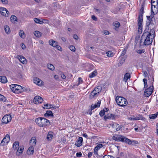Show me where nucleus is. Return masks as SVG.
Wrapping results in <instances>:
<instances>
[{
  "label": "nucleus",
  "mask_w": 158,
  "mask_h": 158,
  "mask_svg": "<svg viewBox=\"0 0 158 158\" xmlns=\"http://www.w3.org/2000/svg\"><path fill=\"white\" fill-rule=\"evenodd\" d=\"M73 37L74 39L76 40H77L78 39V36L76 34H74L73 35Z\"/></svg>",
  "instance_id": "nucleus-62"
},
{
  "label": "nucleus",
  "mask_w": 158,
  "mask_h": 158,
  "mask_svg": "<svg viewBox=\"0 0 158 158\" xmlns=\"http://www.w3.org/2000/svg\"><path fill=\"white\" fill-rule=\"evenodd\" d=\"M0 81L2 83H5L7 82V80L5 76H0Z\"/></svg>",
  "instance_id": "nucleus-27"
},
{
  "label": "nucleus",
  "mask_w": 158,
  "mask_h": 158,
  "mask_svg": "<svg viewBox=\"0 0 158 158\" xmlns=\"http://www.w3.org/2000/svg\"><path fill=\"white\" fill-rule=\"evenodd\" d=\"M56 48L57 49L60 51H62V48L59 45H58V44L56 46Z\"/></svg>",
  "instance_id": "nucleus-55"
},
{
  "label": "nucleus",
  "mask_w": 158,
  "mask_h": 158,
  "mask_svg": "<svg viewBox=\"0 0 158 158\" xmlns=\"http://www.w3.org/2000/svg\"><path fill=\"white\" fill-rule=\"evenodd\" d=\"M154 15L151 14L150 16H146L147 20L146 21V25L147 27L149 28L154 27V22L155 19L154 17Z\"/></svg>",
  "instance_id": "nucleus-2"
},
{
  "label": "nucleus",
  "mask_w": 158,
  "mask_h": 158,
  "mask_svg": "<svg viewBox=\"0 0 158 158\" xmlns=\"http://www.w3.org/2000/svg\"><path fill=\"white\" fill-rule=\"evenodd\" d=\"M24 34V31L23 30H20V32L19 33V36L22 38H23L24 36H23V35Z\"/></svg>",
  "instance_id": "nucleus-45"
},
{
  "label": "nucleus",
  "mask_w": 158,
  "mask_h": 158,
  "mask_svg": "<svg viewBox=\"0 0 158 158\" xmlns=\"http://www.w3.org/2000/svg\"><path fill=\"white\" fill-rule=\"evenodd\" d=\"M24 147L23 146H21L19 147L17 150H16V154L17 156H19L23 153Z\"/></svg>",
  "instance_id": "nucleus-17"
},
{
  "label": "nucleus",
  "mask_w": 158,
  "mask_h": 158,
  "mask_svg": "<svg viewBox=\"0 0 158 158\" xmlns=\"http://www.w3.org/2000/svg\"><path fill=\"white\" fill-rule=\"evenodd\" d=\"M96 107H96V106L95 104V105H92V106H91V109L92 110H93Z\"/></svg>",
  "instance_id": "nucleus-60"
},
{
  "label": "nucleus",
  "mask_w": 158,
  "mask_h": 158,
  "mask_svg": "<svg viewBox=\"0 0 158 158\" xmlns=\"http://www.w3.org/2000/svg\"><path fill=\"white\" fill-rule=\"evenodd\" d=\"M44 116L45 117L53 116L52 112L50 110H48L46 112V113L44 114Z\"/></svg>",
  "instance_id": "nucleus-33"
},
{
  "label": "nucleus",
  "mask_w": 158,
  "mask_h": 158,
  "mask_svg": "<svg viewBox=\"0 0 158 158\" xmlns=\"http://www.w3.org/2000/svg\"><path fill=\"white\" fill-rule=\"evenodd\" d=\"M105 114V111L104 110L100 111L99 114L101 116H104Z\"/></svg>",
  "instance_id": "nucleus-53"
},
{
  "label": "nucleus",
  "mask_w": 158,
  "mask_h": 158,
  "mask_svg": "<svg viewBox=\"0 0 158 158\" xmlns=\"http://www.w3.org/2000/svg\"><path fill=\"white\" fill-rule=\"evenodd\" d=\"M144 5H142L141 7L139 12V15L138 17V20H139L140 22L141 20H143V14L144 12Z\"/></svg>",
  "instance_id": "nucleus-15"
},
{
  "label": "nucleus",
  "mask_w": 158,
  "mask_h": 158,
  "mask_svg": "<svg viewBox=\"0 0 158 158\" xmlns=\"http://www.w3.org/2000/svg\"><path fill=\"white\" fill-rule=\"evenodd\" d=\"M98 94L97 93L95 92L94 91H93L90 94V98H92L96 96H98Z\"/></svg>",
  "instance_id": "nucleus-30"
},
{
  "label": "nucleus",
  "mask_w": 158,
  "mask_h": 158,
  "mask_svg": "<svg viewBox=\"0 0 158 158\" xmlns=\"http://www.w3.org/2000/svg\"><path fill=\"white\" fill-rule=\"evenodd\" d=\"M136 52L138 53L141 54L145 52V50L144 49L136 50Z\"/></svg>",
  "instance_id": "nucleus-38"
},
{
  "label": "nucleus",
  "mask_w": 158,
  "mask_h": 158,
  "mask_svg": "<svg viewBox=\"0 0 158 158\" xmlns=\"http://www.w3.org/2000/svg\"><path fill=\"white\" fill-rule=\"evenodd\" d=\"M124 62V60H120L118 64V66H121Z\"/></svg>",
  "instance_id": "nucleus-50"
},
{
  "label": "nucleus",
  "mask_w": 158,
  "mask_h": 158,
  "mask_svg": "<svg viewBox=\"0 0 158 158\" xmlns=\"http://www.w3.org/2000/svg\"><path fill=\"white\" fill-rule=\"evenodd\" d=\"M102 158H114V157L108 155H105L103 156Z\"/></svg>",
  "instance_id": "nucleus-54"
},
{
  "label": "nucleus",
  "mask_w": 158,
  "mask_h": 158,
  "mask_svg": "<svg viewBox=\"0 0 158 158\" xmlns=\"http://www.w3.org/2000/svg\"><path fill=\"white\" fill-rule=\"evenodd\" d=\"M143 22V20H141L140 22L139 20H138V31L139 33H141L142 32V23Z\"/></svg>",
  "instance_id": "nucleus-18"
},
{
  "label": "nucleus",
  "mask_w": 158,
  "mask_h": 158,
  "mask_svg": "<svg viewBox=\"0 0 158 158\" xmlns=\"http://www.w3.org/2000/svg\"><path fill=\"white\" fill-rule=\"evenodd\" d=\"M103 145L101 144H98L94 148V153L95 155H98V151L102 147Z\"/></svg>",
  "instance_id": "nucleus-22"
},
{
  "label": "nucleus",
  "mask_w": 158,
  "mask_h": 158,
  "mask_svg": "<svg viewBox=\"0 0 158 158\" xmlns=\"http://www.w3.org/2000/svg\"><path fill=\"white\" fill-rule=\"evenodd\" d=\"M116 116L114 114H108L105 116V118L106 119H111L112 120L115 119Z\"/></svg>",
  "instance_id": "nucleus-19"
},
{
  "label": "nucleus",
  "mask_w": 158,
  "mask_h": 158,
  "mask_svg": "<svg viewBox=\"0 0 158 158\" xmlns=\"http://www.w3.org/2000/svg\"><path fill=\"white\" fill-rule=\"evenodd\" d=\"M156 132L157 135H158V123L156 124Z\"/></svg>",
  "instance_id": "nucleus-64"
},
{
  "label": "nucleus",
  "mask_w": 158,
  "mask_h": 158,
  "mask_svg": "<svg viewBox=\"0 0 158 158\" xmlns=\"http://www.w3.org/2000/svg\"><path fill=\"white\" fill-rule=\"evenodd\" d=\"M19 147V144L18 142L16 141L13 143V148L15 150H17Z\"/></svg>",
  "instance_id": "nucleus-26"
},
{
  "label": "nucleus",
  "mask_w": 158,
  "mask_h": 158,
  "mask_svg": "<svg viewBox=\"0 0 158 158\" xmlns=\"http://www.w3.org/2000/svg\"><path fill=\"white\" fill-rule=\"evenodd\" d=\"M114 26L117 28H118L120 26V24L118 22L116 21L114 23H113Z\"/></svg>",
  "instance_id": "nucleus-39"
},
{
  "label": "nucleus",
  "mask_w": 158,
  "mask_h": 158,
  "mask_svg": "<svg viewBox=\"0 0 158 158\" xmlns=\"http://www.w3.org/2000/svg\"><path fill=\"white\" fill-rule=\"evenodd\" d=\"M0 12L1 14L5 17H8L9 16V13L7 9L3 7L0 8Z\"/></svg>",
  "instance_id": "nucleus-11"
},
{
  "label": "nucleus",
  "mask_w": 158,
  "mask_h": 158,
  "mask_svg": "<svg viewBox=\"0 0 158 158\" xmlns=\"http://www.w3.org/2000/svg\"><path fill=\"white\" fill-rule=\"evenodd\" d=\"M49 44L54 47H56L58 44V43L53 40H50L49 41Z\"/></svg>",
  "instance_id": "nucleus-23"
},
{
  "label": "nucleus",
  "mask_w": 158,
  "mask_h": 158,
  "mask_svg": "<svg viewBox=\"0 0 158 158\" xmlns=\"http://www.w3.org/2000/svg\"><path fill=\"white\" fill-rule=\"evenodd\" d=\"M97 74V72L96 70H95L89 74V77L90 78L96 76Z\"/></svg>",
  "instance_id": "nucleus-31"
},
{
  "label": "nucleus",
  "mask_w": 158,
  "mask_h": 158,
  "mask_svg": "<svg viewBox=\"0 0 158 158\" xmlns=\"http://www.w3.org/2000/svg\"><path fill=\"white\" fill-rule=\"evenodd\" d=\"M22 60H18L19 62H20L23 64H26L27 63V61L26 60H23L22 61Z\"/></svg>",
  "instance_id": "nucleus-46"
},
{
  "label": "nucleus",
  "mask_w": 158,
  "mask_h": 158,
  "mask_svg": "<svg viewBox=\"0 0 158 158\" xmlns=\"http://www.w3.org/2000/svg\"><path fill=\"white\" fill-rule=\"evenodd\" d=\"M158 114V112L156 114H151L149 115V117L151 119H155L156 118Z\"/></svg>",
  "instance_id": "nucleus-35"
},
{
  "label": "nucleus",
  "mask_w": 158,
  "mask_h": 158,
  "mask_svg": "<svg viewBox=\"0 0 158 158\" xmlns=\"http://www.w3.org/2000/svg\"><path fill=\"white\" fill-rule=\"evenodd\" d=\"M83 139L81 137L79 138L77 141L76 142L75 144L77 147H80L82 144Z\"/></svg>",
  "instance_id": "nucleus-20"
},
{
  "label": "nucleus",
  "mask_w": 158,
  "mask_h": 158,
  "mask_svg": "<svg viewBox=\"0 0 158 158\" xmlns=\"http://www.w3.org/2000/svg\"><path fill=\"white\" fill-rule=\"evenodd\" d=\"M115 101L118 105L121 106H124L128 103L127 100L122 97H117L115 98Z\"/></svg>",
  "instance_id": "nucleus-5"
},
{
  "label": "nucleus",
  "mask_w": 158,
  "mask_h": 158,
  "mask_svg": "<svg viewBox=\"0 0 158 158\" xmlns=\"http://www.w3.org/2000/svg\"><path fill=\"white\" fill-rule=\"evenodd\" d=\"M154 27L152 28H148L150 30V31H145V30L144 31V35H148L152 38V39H154L155 36V31L154 29Z\"/></svg>",
  "instance_id": "nucleus-7"
},
{
  "label": "nucleus",
  "mask_w": 158,
  "mask_h": 158,
  "mask_svg": "<svg viewBox=\"0 0 158 158\" xmlns=\"http://www.w3.org/2000/svg\"><path fill=\"white\" fill-rule=\"evenodd\" d=\"M156 5H157V6H158V1H151V6H156Z\"/></svg>",
  "instance_id": "nucleus-41"
},
{
  "label": "nucleus",
  "mask_w": 158,
  "mask_h": 158,
  "mask_svg": "<svg viewBox=\"0 0 158 158\" xmlns=\"http://www.w3.org/2000/svg\"><path fill=\"white\" fill-rule=\"evenodd\" d=\"M47 67L49 69L51 70H54L55 69L54 66L51 64H48L47 65Z\"/></svg>",
  "instance_id": "nucleus-40"
},
{
  "label": "nucleus",
  "mask_w": 158,
  "mask_h": 158,
  "mask_svg": "<svg viewBox=\"0 0 158 158\" xmlns=\"http://www.w3.org/2000/svg\"><path fill=\"white\" fill-rule=\"evenodd\" d=\"M33 82L35 84L39 86H42L44 85L43 81L38 77H34L33 79Z\"/></svg>",
  "instance_id": "nucleus-12"
},
{
  "label": "nucleus",
  "mask_w": 158,
  "mask_h": 158,
  "mask_svg": "<svg viewBox=\"0 0 158 158\" xmlns=\"http://www.w3.org/2000/svg\"><path fill=\"white\" fill-rule=\"evenodd\" d=\"M10 88L13 92L16 94L22 93L24 91V88L18 85L12 84L10 85Z\"/></svg>",
  "instance_id": "nucleus-4"
},
{
  "label": "nucleus",
  "mask_w": 158,
  "mask_h": 158,
  "mask_svg": "<svg viewBox=\"0 0 158 158\" xmlns=\"http://www.w3.org/2000/svg\"><path fill=\"white\" fill-rule=\"evenodd\" d=\"M35 121L36 124L40 127H48L50 125V123L49 120L44 117L37 118Z\"/></svg>",
  "instance_id": "nucleus-1"
},
{
  "label": "nucleus",
  "mask_w": 158,
  "mask_h": 158,
  "mask_svg": "<svg viewBox=\"0 0 158 158\" xmlns=\"http://www.w3.org/2000/svg\"><path fill=\"white\" fill-rule=\"evenodd\" d=\"M114 138H115L116 141L124 142L129 145L132 144L133 143H135V141H131L130 139L123 135H117L115 136H114Z\"/></svg>",
  "instance_id": "nucleus-3"
},
{
  "label": "nucleus",
  "mask_w": 158,
  "mask_h": 158,
  "mask_svg": "<svg viewBox=\"0 0 158 158\" xmlns=\"http://www.w3.org/2000/svg\"><path fill=\"white\" fill-rule=\"evenodd\" d=\"M143 82H144V87L145 88L146 87H147V81L146 79H143Z\"/></svg>",
  "instance_id": "nucleus-49"
},
{
  "label": "nucleus",
  "mask_w": 158,
  "mask_h": 158,
  "mask_svg": "<svg viewBox=\"0 0 158 158\" xmlns=\"http://www.w3.org/2000/svg\"><path fill=\"white\" fill-rule=\"evenodd\" d=\"M53 135V133L52 132H49L47 135V138L48 140H51L52 138Z\"/></svg>",
  "instance_id": "nucleus-32"
},
{
  "label": "nucleus",
  "mask_w": 158,
  "mask_h": 158,
  "mask_svg": "<svg viewBox=\"0 0 158 158\" xmlns=\"http://www.w3.org/2000/svg\"><path fill=\"white\" fill-rule=\"evenodd\" d=\"M128 119L130 120H143L144 118L140 115H138L136 117L134 116H131L129 117Z\"/></svg>",
  "instance_id": "nucleus-14"
},
{
  "label": "nucleus",
  "mask_w": 158,
  "mask_h": 158,
  "mask_svg": "<svg viewBox=\"0 0 158 158\" xmlns=\"http://www.w3.org/2000/svg\"><path fill=\"white\" fill-rule=\"evenodd\" d=\"M36 143V139L35 137H32L30 141V144L31 146H35Z\"/></svg>",
  "instance_id": "nucleus-24"
},
{
  "label": "nucleus",
  "mask_w": 158,
  "mask_h": 158,
  "mask_svg": "<svg viewBox=\"0 0 158 158\" xmlns=\"http://www.w3.org/2000/svg\"><path fill=\"white\" fill-rule=\"evenodd\" d=\"M18 60L19 59H26L24 56H22L18 55L16 57Z\"/></svg>",
  "instance_id": "nucleus-47"
},
{
  "label": "nucleus",
  "mask_w": 158,
  "mask_h": 158,
  "mask_svg": "<svg viewBox=\"0 0 158 158\" xmlns=\"http://www.w3.org/2000/svg\"><path fill=\"white\" fill-rule=\"evenodd\" d=\"M158 12V6L156 5V6H151V14L153 15L156 14Z\"/></svg>",
  "instance_id": "nucleus-16"
},
{
  "label": "nucleus",
  "mask_w": 158,
  "mask_h": 158,
  "mask_svg": "<svg viewBox=\"0 0 158 158\" xmlns=\"http://www.w3.org/2000/svg\"><path fill=\"white\" fill-rule=\"evenodd\" d=\"M34 148L33 146L29 147L27 151V153L29 155H32L34 152Z\"/></svg>",
  "instance_id": "nucleus-21"
},
{
  "label": "nucleus",
  "mask_w": 158,
  "mask_h": 158,
  "mask_svg": "<svg viewBox=\"0 0 158 158\" xmlns=\"http://www.w3.org/2000/svg\"><path fill=\"white\" fill-rule=\"evenodd\" d=\"M107 56L109 57H112L113 56V54L111 51H109L106 52Z\"/></svg>",
  "instance_id": "nucleus-43"
},
{
  "label": "nucleus",
  "mask_w": 158,
  "mask_h": 158,
  "mask_svg": "<svg viewBox=\"0 0 158 158\" xmlns=\"http://www.w3.org/2000/svg\"><path fill=\"white\" fill-rule=\"evenodd\" d=\"M17 18L16 16L12 15L10 17V21L12 22H15L16 21H17Z\"/></svg>",
  "instance_id": "nucleus-36"
},
{
  "label": "nucleus",
  "mask_w": 158,
  "mask_h": 158,
  "mask_svg": "<svg viewBox=\"0 0 158 158\" xmlns=\"http://www.w3.org/2000/svg\"><path fill=\"white\" fill-rule=\"evenodd\" d=\"M102 90V87L100 86H98L96 87L93 90L95 92L97 93L98 94Z\"/></svg>",
  "instance_id": "nucleus-29"
},
{
  "label": "nucleus",
  "mask_w": 158,
  "mask_h": 158,
  "mask_svg": "<svg viewBox=\"0 0 158 158\" xmlns=\"http://www.w3.org/2000/svg\"><path fill=\"white\" fill-rule=\"evenodd\" d=\"M153 87V85L146 89L144 92V96L145 97L149 96L152 93Z\"/></svg>",
  "instance_id": "nucleus-8"
},
{
  "label": "nucleus",
  "mask_w": 158,
  "mask_h": 158,
  "mask_svg": "<svg viewBox=\"0 0 158 158\" xmlns=\"http://www.w3.org/2000/svg\"><path fill=\"white\" fill-rule=\"evenodd\" d=\"M2 3L4 4H6L8 3L7 0H1Z\"/></svg>",
  "instance_id": "nucleus-56"
},
{
  "label": "nucleus",
  "mask_w": 158,
  "mask_h": 158,
  "mask_svg": "<svg viewBox=\"0 0 158 158\" xmlns=\"http://www.w3.org/2000/svg\"><path fill=\"white\" fill-rule=\"evenodd\" d=\"M127 52V50L125 48H124L121 53V56H124Z\"/></svg>",
  "instance_id": "nucleus-51"
},
{
  "label": "nucleus",
  "mask_w": 158,
  "mask_h": 158,
  "mask_svg": "<svg viewBox=\"0 0 158 158\" xmlns=\"http://www.w3.org/2000/svg\"><path fill=\"white\" fill-rule=\"evenodd\" d=\"M83 82L82 78L81 77L78 78V83L77 84V85H78L82 83Z\"/></svg>",
  "instance_id": "nucleus-57"
},
{
  "label": "nucleus",
  "mask_w": 158,
  "mask_h": 158,
  "mask_svg": "<svg viewBox=\"0 0 158 158\" xmlns=\"http://www.w3.org/2000/svg\"><path fill=\"white\" fill-rule=\"evenodd\" d=\"M91 18L94 21H97V17L94 15H92L91 16Z\"/></svg>",
  "instance_id": "nucleus-59"
},
{
  "label": "nucleus",
  "mask_w": 158,
  "mask_h": 158,
  "mask_svg": "<svg viewBox=\"0 0 158 158\" xmlns=\"http://www.w3.org/2000/svg\"><path fill=\"white\" fill-rule=\"evenodd\" d=\"M34 21L36 23H40V24L41 23H40L41 21H40V20L39 19H38L37 18H35L34 19Z\"/></svg>",
  "instance_id": "nucleus-52"
},
{
  "label": "nucleus",
  "mask_w": 158,
  "mask_h": 158,
  "mask_svg": "<svg viewBox=\"0 0 158 158\" xmlns=\"http://www.w3.org/2000/svg\"><path fill=\"white\" fill-rule=\"evenodd\" d=\"M100 103H101V102L100 101H98L96 104H95L96 106V107H98L100 106Z\"/></svg>",
  "instance_id": "nucleus-61"
},
{
  "label": "nucleus",
  "mask_w": 158,
  "mask_h": 158,
  "mask_svg": "<svg viewBox=\"0 0 158 158\" xmlns=\"http://www.w3.org/2000/svg\"><path fill=\"white\" fill-rule=\"evenodd\" d=\"M6 100V98L4 96L0 94V101H2L5 102Z\"/></svg>",
  "instance_id": "nucleus-42"
},
{
  "label": "nucleus",
  "mask_w": 158,
  "mask_h": 158,
  "mask_svg": "<svg viewBox=\"0 0 158 158\" xmlns=\"http://www.w3.org/2000/svg\"><path fill=\"white\" fill-rule=\"evenodd\" d=\"M43 101L42 98L39 96H36L34 97L33 102L35 104H36L41 103Z\"/></svg>",
  "instance_id": "nucleus-13"
},
{
  "label": "nucleus",
  "mask_w": 158,
  "mask_h": 158,
  "mask_svg": "<svg viewBox=\"0 0 158 158\" xmlns=\"http://www.w3.org/2000/svg\"><path fill=\"white\" fill-rule=\"evenodd\" d=\"M130 78V73H127L125 74V75L124 76V78H123V81L125 82H127V80L128 79Z\"/></svg>",
  "instance_id": "nucleus-25"
},
{
  "label": "nucleus",
  "mask_w": 158,
  "mask_h": 158,
  "mask_svg": "<svg viewBox=\"0 0 158 158\" xmlns=\"http://www.w3.org/2000/svg\"><path fill=\"white\" fill-rule=\"evenodd\" d=\"M93 153L92 152H89L88 154V157H90L92 156Z\"/></svg>",
  "instance_id": "nucleus-63"
},
{
  "label": "nucleus",
  "mask_w": 158,
  "mask_h": 158,
  "mask_svg": "<svg viewBox=\"0 0 158 158\" xmlns=\"http://www.w3.org/2000/svg\"><path fill=\"white\" fill-rule=\"evenodd\" d=\"M144 35V33H143L142 35V36L141 41L143 39H145L144 42H143V44L145 45H148L152 43L153 40L152 38L151 37L148 35Z\"/></svg>",
  "instance_id": "nucleus-6"
},
{
  "label": "nucleus",
  "mask_w": 158,
  "mask_h": 158,
  "mask_svg": "<svg viewBox=\"0 0 158 158\" xmlns=\"http://www.w3.org/2000/svg\"><path fill=\"white\" fill-rule=\"evenodd\" d=\"M11 120V115L6 114L4 116L2 119V122L4 123H7L10 122Z\"/></svg>",
  "instance_id": "nucleus-10"
},
{
  "label": "nucleus",
  "mask_w": 158,
  "mask_h": 158,
  "mask_svg": "<svg viewBox=\"0 0 158 158\" xmlns=\"http://www.w3.org/2000/svg\"><path fill=\"white\" fill-rule=\"evenodd\" d=\"M44 108L45 109H49L51 108H53L52 106V105L49 104H46L44 105Z\"/></svg>",
  "instance_id": "nucleus-37"
},
{
  "label": "nucleus",
  "mask_w": 158,
  "mask_h": 158,
  "mask_svg": "<svg viewBox=\"0 0 158 158\" xmlns=\"http://www.w3.org/2000/svg\"><path fill=\"white\" fill-rule=\"evenodd\" d=\"M116 130L117 131H118L120 130L122 128V127L121 126H119L118 124H116Z\"/></svg>",
  "instance_id": "nucleus-44"
},
{
  "label": "nucleus",
  "mask_w": 158,
  "mask_h": 158,
  "mask_svg": "<svg viewBox=\"0 0 158 158\" xmlns=\"http://www.w3.org/2000/svg\"><path fill=\"white\" fill-rule=\"evenodd\" d=\"M10 136L9 135L6 134L3 138L1 143V145L2 146L5 145L8 143L10 141Z\"/></svg>",
  "instance_id": "nucleus-9"
},
{
  "label": "nucleus",
  "mask_w": 158,
  "mask_h": 158,
  "mask_svg": "<svg viewBox=\"0 0 158 158\" xmlns=\"http://www.w3.org/2000/svg\"><path fill=\"white\" fill-rule=\"evenodd\" d=\"M21 47L23 49H24L26 48L25 45L23 43H22L21 44Z\"/></svg>",
  "instance_id": "nucleus-58"
},
{
  "label": "nucleus",
  "mask_w": 158,
  "mask_h": 158,
  "mask_svg": "<svg viewBox=\"0 0 158 158\" xmlns=\"http://www.w3.org/2000/svg\"><path fill=\"white\" fill-rule=\"evenodd\" d=\"M69 48V49L72 51L74 52L75 51V48L74 46H70Z\"/></svg>",
  "instance_id": "nucleus-48"
},
{
  "label": "nucleus",
  "mask_w": 158,
  "mask_h": 158,
  "mask_svg": "<svg viewBox=\"0 0 158 158\" xmlns=\"http://www.w3.org/2000/svg\"><path fill=\"white\" fill-rule=\"evenodd\" d=\"M34 33V35L38 37H40L41 36V33L37 31H35Z\"/></svg>",
  "instance_id": "nucleus-34"
},
{
  "label": "nucleus",
  "mask_w": 158,
  "mask_h": 158,
  "mask_svg": "<svg viewBox=\"0 0 158 158\" xmlns=\"http://www.w3.org/2000/svg\"><path fill=\"white\" fill-rule=\"evenodd\" d=\"M4 29L6 33L8 34L10 32V30L9 27L7 25H5L4 27Z\"/></svg>",
  "instance_id": "nucleus-28"
}]
</instances>
